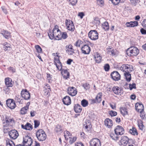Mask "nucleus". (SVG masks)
Listing matches in <instances>:
<instances>
[{
	"label": "nucleus",
	"mask_w": 146,
	"mask_h": 146,
	"mask_svg": "<svg viewBox=\"0 0 146 146\" xmlns=\"http://www.w3.org/2000/svg\"><path fill=\"white\" fill-rule=\"evenodd\" d=\"M21 127L23 129L29 130H31L33 128L32 125L29 123H27L25 125H22Z\"/></svg>",
	"instance_id": "obj_24"
},
{
	"label": "nucleus",
	"mask_w": 146,
	"mask_h": 146,
	"mask_svg": "<svg viewBox=\"0 0 146 146\" xmlns=\"http://www.w3.org/2000/svg\"><path fill=\"white\" fill-rule=\"evenodd\" d=\"M115 133L119 135H122L124 133V130L123 128L120 125L117 126L114 129Z\"/></svg>",
	"instance_id": "obj_14"
},
{
	"label": "nucleus",
	"mask_w": 146,
	"mask_h": 146,
	"mask_svg": "<svg viewBox=\"0 0 146 146\" xmlns=\"http://www.w3.org/2000/svg\"><path fill=\"white\" fill-rule=\"evenodd\" d=\"M112 78L115 81H118L120 79V75L117 71L113 72L111 74Z\"/></svg>",
	"instance_id": "obj_17"
},
{
	"label": "nucleus",
	"mask_w": 146,
	"mask_h": 146,
	"mask_svg": "<svg viewBox=\"0 0 146 146\" xmlns=\"http://www.w3.org/2000/svg\"><path fill=\"white\" fill-rule=\"evenodd\" d=\"M10 47V44H7V43H6V44H4V48H5L4 50H7V48Z\"/></svg>",
	"instance_id": "obj_64"
},
{
	"label": "nucleus",
	"mask_w": 146,
	"mask_h": 146,
	"mask_svg": "<svg viewBox=\"0 0 146 146\" xmlns=\"http://www.w3.org/2000/svg\"><path fill=\"white\" fill-rule=\"evenodd\" d=\"M94 58L96 62L98 63L101 62L102 58L99 54H97Z\"/></svg>",
	"instance_id": "obj_32"
},
{
	"label": "nucleus",
	"mask_w": 146,
	"mask_h": 146,
	"mask_svg": "<svg viewBox=\"0 0 146 146\" xmlns=\"http://www.w3.org/2000/svg\"><path fill=\"white\" fill-rule=\"evenodd\" d=\"M9 135L10 137L14 139H17L19 136L18 131L15 130H12L9 132Z\"/></svg>",
	"instance_id": "obj_15"
},
{
	"label": "nucleus",
	"mask_w": 146,
	"mask_h": 146,
	"mask_svg": "<svg viewBox=\"0 0 146 146\" xmlns=\"http://www.w3.org/2000/svg\"><path fill=\"white\" fill-rule=\"evenodd\" d=\"M65 24L68 30L73 31L75 29V27L72 21L69 19H66Z\"/></svg>",
	"instance_id": "obj_6"
},
{
	"label": "nucleus",
	"mask_w": 146,
	"mask_h": 146,
	"mask_svg": "<svg viewBox=\"0 0 146 146\" xmlns=\"http://www.w3.org/2000/svg\"><path fill=\"white\" fill-rule=\"evenodd\" d=\"M6 146H15L14 142L11 140L8 139L6 140Z\"/></svg>",
	"instance_id": "obj_35"
},
{
	"label": "nucleus",
	"mask_w": 146,
	"mask_h": 146,
	"mask_svg": "<svg viewBox=\"0 0 146 146\" xmlns=\"http://www.w3.org/2000/svg\"><path fill=\"white\" fill-rule=\"evenodd\" d=\"M82 43V42L80 40H78L76 42L75 45L77 47H80V45Z\"/></svg>",
	"instance_id": "obj_54"
},
{
	"label": "nucleus",
	"mask_w": 146,
	"mask_h": 146,
	"mask_svg": "<svg viewBox=\"0 0 146 146\" xmlns=\"http://www.w3.org/2000/svg\"><path fill=\"white\" fill-rule=\"evenodd\" d=\"M47 88H46L44 90V95L47 96H48L50 95V92L51 91L50 89V86L47 84L46 86Z\"/></svg>",
	"instance_id": "obj_27"
},
{
	"label": "nucleus",
	"mask_w": 146,
	"mask_h": 146,
	"mask_svg": "<svg viewBox=\"0 0 146 146\" xmlns=\"http://www.w3.org/2000/svg\"><path fill=\"white\" fill-rule=\"evenodd\" d=\"M117 113L113 111H110L109 114L112 117L115 116L117 115Z\"/></svg>",
	"instance_id": "obj_53"
},
{
	"label": "nucleus",
	"mask_w": 146,
	"mask_h": 146,
	"mask_svg": "<svg viewBox=\"0 0 146 146\" xmlns=\"http://www.w3.org/2000/svg\"><path fill=\"white\" fill-rule=\"evenodd\" d=\"M90 146H101V144L100 140L97 138H93L90 143Z\"/></svg>",
	"instance_id": "obj_13"
},
{
	"label": "nucleus",
	"mask_w": 146,
	"mask_h": 146,
	"mask_svg": "<svg viewBox=\"0 0 146 146\" xmlns=\"http://www.w3.org/2000/svg\"><path fill=\"white\" fill-rule=\"evenodd\" d=\"M61 39V32L60 31V34L58 35V36H56V38L55 39L56 40H60Z\"/></svg>",
	"instance_id": "obj_62"
},
{
	"label": "nucleus",
	"mask_w": 146,
	"mask_h": 146,
	"mask_svg": "<svg viewBox=\"0 0 146 146\" xmlns=\"http://www.w3.org/2000/svg\"><path fill=\"white\" fill-rule=\"evenodd\" d=\"M129 138L125 136L121 137L119 144L120 146H126L129 141Z\"/></svg>",
	"instance_id": "obj_9"
},
{
	"label": "nucleus",
	"mask_w": 146,
	"mask_h": 146,
	"mask_svg": "<svg viewBox=\"0 0 146 146\" xmlns=\"http://www.w3.org/2000/svg\"><path fill=\"white\" fill-rule=\"evenodd\" d=\"M102 93L100 92L98 93L96 96L95 98L91 100L92 104L94 103H100L102 101Z\"/></svg>",
	"instance_id": "obj_11"
},
{
	"label": "nucleus",
	"mask_w": 146,
	"mask_h": 146,
	"mask_svg": "<svg viewBox=\"0 0 146 146\" xmlns=\"http://www.w3.org/2000/svg\"><path fill=\"white\" fill-rule=\"evenodd\" d=\"M112 90L116 94L121 95V94L122 89L117 86H114L112 88Z\"/></svg>",
	"instance_id": "obj_20"
},
{
	"label": "nucleus",
	"mask_w": 146,
	"mask_h": 146,
	"mask_svg": "<svg viewBox=\"0 0 146 146\" xmlns=\"http://www.w3.org/2000/svg\"><path fill=\"white\" fill-rule=\"evenodd\" d=\"M58 27V26L56 25L52 31H49L48 34L51 39L52 40L54 38L55 39L57 36L60 34V31Z\"/></svg>",
	"instance_id": "obj_3"
},
{
	"label": "nucleus",
	"mask_w": 146,
	"mask_h": 146,
	"mask_svg": "<svg viewBox=\"0 0 146 146\" xmlns=\"http://www.w3.org/2000/svg\"><path fill=\"white\" fill-rule=\"evenodd\" d=\"M35 48L38 53H41L42 52V48L39 46L38 45H36L35 46Z\"/></svg>",
	"instance_id": "obj_49"
},
{
	"label": "nucleus",
	"mask_w": 146,
	"mask_h": 146,
	"mask_svg": "<svg viewBox=\"0 0 146 146\" xmlns=\"http://www.w3.org/2000/svg\"><path fill=\"white\" fill-rule=\"evenodd\" d=\"M70 3L72 5H74L76 4L77 2V0H69Z\"/></svg>",
	"instance_id": "obj_55"
},
{
	"label": "nucleus",
	"mask_w": 146,
	"mask_h": 146,
	"mask_svg": "<svg viewBox=\"0 0 146 146\" xmlns=\"http://www.w3.org/2000/svg\"><path fill=\"white\" fill-rule=\"evenodd\" d=\"M140 32L143 35L146 34V30L143 28L141 29Z\"/></svg>",
	"instance_id": "obj_60"
},
{
	"label": "nucleus",
	"mask_w": 146,
	"mask_h": 146,
	"mask_svg": "<svg viewBox=\"0 0 146 146\" xmlns=\"http://www.w3.org/2000/svg\"><path fill=\"white\" fill-rule=\"evenodd\" d=\"M54 64L56 66L57 68L59 70H62V66L61 62L57 63Z\"/></svg>",
	"instance_id": "obj_42"
},
{
	"label": "nucleus",
	"mask_w": 146,
	"mask_h": 146,
	"mask_svg": "<svg viewBox=\"0 0 146 146\" xmlns=\"http://www.w3.org/2000/svg\"><path fill=\"white\" fill-rule=\"evenodd\" d=\"M108 53L112 56H114L115 54L113 49L110 48L107 50Z\"/></svg>",
	"instance_id": "obj_40"
},
{
	"label": "nucleus",
	"mask_w": 146,
	"mask_h": 146,
	"mask_svg": "<svg viewBox=\"0 0 146 146\" xmlns=\"http://www.w3.org/2000/svg\"><path fill=\"white\" fill-rule=\"evenodd\" d=\"M120 70L124 72V75L126 81L130 82L131 79V75L130 74L133 70V66L128 64H124L120 67Z\"/></svg>",
	"instance_id": "obj_1"
},
{
	"label": "nucleus",
	"mask_w": 146,
	"mask_h": 146,
	"mask_svg": "<svg viewBox=\"0 0 146 146\" xmlns=\"http://www.w3.org/2000/svg\"><path fill=\"white\" fill-rule=\"evenodd\" d=\"M140 106L142 108L141 109L140 111H139V112L140 113V116L141 117V118L143 119H144L145 118V113L144 111V107L143 105H140Z\"/></svg>",
	"instance_id": "obj_29"
},
{
	"label": "nucleus",
	"mask_w": 146,
	"mask_h": 146,
	"mask_svg": "<svg viewBox=\"0 0 146 146\" xmlns=\"http://www.w3.org/2000/svg\"><path fill=\"white\" fill-rule=\"evenodd\" d=\"M82 53L84 54H89L91 51L90 47L87 44L84 45L81 48Z\"/></svg>",
	"instance_id": "obj_19"
},
{
	"label": "nucleus",
	"mask_w": 146,
	"mask_h": 146,
	"mask_svg": "<svg viewBox=\"0 0 146 146\" xmlns=\"http://www.w3.org/2000/svg\"><path fill=\"white\" fill-rule=\"evenodd\" d=\"M111 1L113 4L114 5L118 4L120 2L122 3L124 1L123 0H111Z\"/></svg>",
	"instance_id": "obj_43"
},
{
	"label": "nucleus",
	"mask_w": 146,
	"mask_h": 146,
	"mask_svg": "<svg viewBox=\"0 0 146 146\" xmlns=\"http://www.w3.org/2000/svg\"><path fill=\"white\" fill-rule=\"evenodd\" d=\"M36 135L38 139L40 141L45 140L46 137V134L42 129L38 130L36 133Z\"/></svg>",
	"instance_id": "obj_5"
},
{
	"label": "nucleus",
	"mask_w": 146,
	"mask_h": 146,
	"mask_svg": "<svg viewBox=\"0 0 146 146\" xmlns=\"http://www.w3.org/2000/svg\"><path fill=\"white\" fill-rule=\"evenodd\" d=\"M62 102L64 104L69 105L71 103L70 98L68 96H66L62 99Z\"/></svg>",
	"instance_id": "obj_22"
},
{
	"label": "nucleus",
	"mask_w": 146,
	"mask_h": 146,
	"mask_svg": "<svg viewBox=\"0 0 146 146\" xmlns=\"http://www.w3.org/2000/svg\"><path fill=\"white\" fill-rule=\"evenodd\" d=\"M82 86L84 88V89L86 90L89 89L90 87V85L87 83L83 84Z\"/></svg>",
	"instance_id": "obj_45"
},
{
	"label": "nucleus",
	"mask_w": 146,
	"mask_h": 146,
	"mask_svg": "<svg viewBox=\"0 0 146 146\" xmlns=\"http://www.w3.org/2000/svg\"><path fill=\"white\" fill-rule=\"evenodd\" d=\"M78 16L80 17L81 19L83 18V16L84 15V14L83 12L79 13L78 15Z\"/></svg>",
	"instance_id": "obj_63"
},
{
	"label": "nucleus",
	"mask_w": 146,
	"mask_h": 146,
	"mask_svg": "<svg viewBox=\"0 0 146 146\" xmlns=\"http://www.w3.org/2000/svg\"><path fill=\"white\" fill-rule=\"evenodd\" d=\"M139 53V50L137 47L134 46L130 47L126 50V54L129 56H136Z\"/></svg>",
	"instance_id": "obj_4"
},
{
	"label": "nucleus",
	"mask_w": 146,
	"mask_h": 146,
	"mask_svg": "<svg viewBox=\"0 0 146 146\" xmlns=\"http://www.w3.org/2000/svg\"><path fill=\"white\" fill-rule=\"evenodd\" d=\"M22 97L25 100H27L30 98V93L26 89H23L21 92Z\"/></svg>",
	"instance_id": "obj_10"
},
{
	"label": "nucleus",
	"mask_w": 146,
	"mask_h": 146,
	"mask_svg": "<svg viewBox=\"0 0 146 146\" xmlns=\"http://www.w3.org/2000/svg\"><path fill=\"white\" fill-rule=\"evenodd\" d=\"M70 140L69 143L70 144H72L74 143L76 140L77 138L76 137H74L72 138L69 137Z\"/></svg>",
	"instance_id": "obj_44"
},
{
	"label": "nucleus",
	"mask_w": 146,
	"mask_h": 146,
	"mask_svg": "<svg viewBox=\"0 0 146 146\" xmlns=\"http://www.w3.org/2000/svg\"><path fill=\"white\" fill-rule=\"evenodd\" d=\"M129 87L131 90L133 88L135 89L136 88V84L134 83H133L132 84H129Z\"/></svg>",
	"instance_id": "obj_47"
},
{
	"label": "nucleus",
	"mask_w": 146,
	"mask_h": 146,
	"mask_svg": "<svg viewBox=\"0 0 146 146\" xmlns=\"http://www.w3.org/2000/svg\"><path fill=\"white\" fill-rule=\"evenodd\" d=\"M68 37L66 33L65 32H63L61 34V38L65 39Z\"/></svg>",
	"instance_id": "obj_52"
},
{
	"label": "nucleus",
	"mask_w": 146,
	"mask_h": 146,
	"mask_svg": "<svg viewBox=\"0 0 146 146\" xmlns=\"http://www.w3.org/2000/svg\"><path fill=\"white\" fill-rule=\"evenodd\" d=\"M143 27L146 29V19H144L142 23Z\"/></svg>",
	"instance_id": "obj_59"
},
{
	"label": "nucleus",
	"mask_w": 146,
	"mask_h": 146,
	"mask_svg": "<svg viewBox=\"0 0 146 146\" xmlns=\"http://www.w3.org/2000/svg\"><path fill=\"white\" fill-rule=\"evenodd\" d=\"M61 73L64 78L67 79L69 78L70 74L66 70L62 69L61 70Z\"/></svg>",
	"instance_id": "obj_21"
},
{
	"label": "nucleus",
	"mask_w": 146,
	"mask_h": 146,
	"mask_svg": "<svg viewBox=\"0 0 146 146\" xmlns=\"http://www.w3.org/2000/svg\"><path fill=\"white\" fill-rule=\"evenodd\" d=\"M8 70L13 72H15V69L12 67H9L8 68Z\"/></svg>",
	"instance_id": "obj_58"
},
{
	"label": "nucleus",
	"mask_w": 146,
	"mask_h": 146,
	"mask_svg": "<svg viewBox=\"0 0 146 146\" xmlns=\"http://www.w3.org/2000/svg\"><path fill=\"white\" fill-rule=\"evenodd\" d=\"M62 129L60 125H58L55 128V130L56 132L60 131Z\"/></svg>",
	"instance_id": "obj_48"
},
{
	"label": "nucleus",
	"mask_w": 146,
	"mask_h": 146,
	"mask_svg": "<svg viewBox=\"0 0 146 146\" xmlns=\"http://www.w3.org/2000/svg\"><path fill=\"white\" fill-rule=\"evenodd\" d=\"M57 55L56 57H54V64H56L60 62L59 60V56L58 54H57V53L56 54Z\"/></svg>",
	"instance_id": "obj_41"
},
{
	"label": "nucleus",
	"mask_w": 146,
	"mask_h": 146,
	"mask_svg": "<svg viewBox=\"0 0 146 146\" xmlns=\"http://www.w3.org/2000/svg\"><path fill=\"white\" fill-rule=\"evenodd\" d=\"M120 110L121 113L123 116H125V115H127L128 114L127 109L125 108H120Z\"/></svg>",
	"instance_id": "obj_31"
},
{
	"label": "nucleus",
	"mask_w": 146,
	"mask_h": 146,
	"mask_svg": "<svg viewBox=\"0 0 146 146\" xmlns=\"http://www.w3.org/2000/svg\"><path fill=\"white\" fill-rule=\"evenodd\" d=\"M102 27L106 31H108L109 29V24L107 22H105L102 24Z\"/></svg>",
	"instance_id": "obj_30"
},
{
	"label": "nucleus",
	"mask_w": 146,
	"mask_h": 146,
	"mask_svg": "<svg viewBox=\"0 0 146 146\" xmlns=\"http://www.w3.org/2000/svg\"><path fill=\"white\" fill-rule=\"evenodd\" d=\"M33 143L31 138L28 136L23 137V145L24 146H31Z\"/></svg>",
	"instance_id": "obj_7"
},
{
	"label": "nucleus",
	"mask_w": 146,
	"mask_h": 146,
	"mask_svg": "<svg viewBox=\"0 0 146 146\" xmlns=\"http://www.w3.org/2000/svg\"><path fill=\"white\" fill-rule=\"evenodd\" d=\"M5 83L6 87L7 88L9 87H11L13 86V84L12 83V80H10V78H6L5 79Z\"/></svg>",
	"instance_id": "obj_26"
},
{
	"label": "nucleus",
	"mask_w": 146,
	"mask_h": 146,
	"mask_svg": "<svg viewBox=\"0 0 146 146\" xmlns=\"http://www.w3.org/2000/svg\"><path fill=\"white\" fill-rule=\"evenodd\" d=\"M105 125L109 128H111L113 125V122L111 119L109 118L106 119L104 121Z\"/></svg>",
	"instance_id": "obj_25"
},
{
	"label": "nucleus",
	"mask_w": 146,
	"mask_h": 146,
	"mask_svg": "<svg viewBox=\"0 0 146 146\" xmlns=\"http://www.w3.org/2000/svg\"><path fill=\"white\" fill-rule=\"evenodd\" d=\"M67 91L68 94L72 96H75L77 93V91L76 88L73 87H69Z\"/></svg>",
	"instance_id": "obj_16"
},
{
	"label": "nucleus",
	"mask_w": 146,
	"mask_h": 146,
	"mask_svg": "<svg viewBox=\"0 0 146 146\" xmlns=\"http://www.w3.org/2000/svg\"><path fill=\"white\" fill-rule=\"evenodd\" d=\"M129 132L130 133L133 135H137L138 134L136 129L134 127H133L132 129H130Z\"/></svg>",
	"instance_id": "obj_34"
},
{
	"label": "nucleus",
	"mask_w": 146,
	"mask_h": 146,
	"mask_svg": "<svg viewBox=\"0 0 146 146\" xmlns=\"http://www.w3.org/2000/svg\"><path fill=\"white\" fill-rule=\"evenodd\" d=\"M85 123H86L84 125V127H85L88 130H89L92 128V125L90 122L89 120H86Z\"/></svg>",
	"instance_id": "obj_28"
},
{
	"label": "nucleus",
	"mask_w": 146,
	"mask_h": 146,
	"mask_svg": "<svg viewBox=\"0 0 146 146\" xmlns=\"http://www.w3.org/2000/svg\"><path fill=\"white\" fill-rule=\"evenodd\" d=\"M143 105L141 103H137L135 104V109L138 111H140L141 109H142L140 106V105Z\"/></svg>",
	"instance_id": "obj_37"
},
{
	"label": "nucleus",
	"mask_w": 146,
	"mask_h": 146,
	"mask_svg": "<svg viewBox=\"0 0 146 146\" xmlns=\"http://www.w3.org/2000/svg\"><path fill=\"white\" fill-rule=\"evenodd\" d=\"M66 52L69 55H72L74 53V50L73 48V46L71 44L67 45L66 46Z\"/></svg>",
	"instance_id": "obj_18"
},
{
	"label": "nucleus",
	"mask_w": 146,
	"mask_h": 146,
	"mask_svg": "<svg viewBox=\"0 0 146 146\" xmlns=\"http://www.w3.org/2000/svg\"><path fill=\"white\" fill-rule=\"evenodd\" d=\"M104 68L105 71H108L109 70L110 68L109 65L108 64H105L104 66Z\"/></svg>",
	"instance_id": "obj_50"
},
{
	"label": "nucleus",
	"mask_w": 146,
	"mask_h": 146,
	"mask_svg": "<svg viewBox=\"0 0 146 146\" xmlns=\"http://www.w3.org/2000/svg\"><path fill=\"white\" fill-rule=\"evenodd\" d=\"M14 122V120L13 118L6 117L5 119L3 120V126L4 133H6L9 129V127L11 125V124Z\"/></svg>",
	"instance_id": "obj_2"
},
{
	"label": "nucleus",
	"mask_w": 146,
	"mask_h": 146,
	"mask_svg": "<svg viewBox=\"0 0 146 146\" xmlns=\"http://www.w3.org/2000/svg\"><path fill=\"white\" fill-rule=\"evenodd\" d=\"M28 109V107H25L22 108L20 111L21 114L23 115L26 114Z\"/></svg>",
	"instance_id": "obj_36"
},
{
	"label": "nucleus",
	"mask_w": 146,
	"mask_h": 146,
	"mask_svg": "<svg viewBox=\"0 0 146 146\" xmlns=\"http://www.w3.org/2000/svg\"><path fill=\"white\" fill-rule=\"evenodd\" d=\"M34 127L36 128L38 127L40 125V122L38 121L35 120L34 121Z\"/></svg>",
	"instance_id": "obj_51"
},
{
	"label": "nucleus",
	"mask_w": 146,
	"mask_h": 146,
	"mask_svg": "<svg viewBox=\"0 0 146 146\" xmlns=\"http://www.w3.org/2000/svg\"><path fill=\"white\" fill-rule=\"evenodd\" d=\"M51 75L48 73H46V77L48 80V82H50L51 81Z\"/></svg>",
	"instance_id": "obj_57"
},
{
	"label": "nucleus",
	"mask_w": 146,
	"mask_h": 146,
	"mask_svg": "<svg viewBox=\"0 0 146 146\" xmlns=\"http://www.w3.org/2000/svg\"><path fill=\"white\" fill-rule=\"evenodd\" d=\"M20 96H18L15 97V100L17 102H18L20 104L21 103V100H20Z\"/></svg>",
	"instance_id": "obj_56"
},
{
	"label": "nucleus",
	"mask_w": 146,
	"mask_h": 146,
	"mask_svg": "<svg viewBox=\"0 0 146 146\" xmlns=\"http://www.w3.org/2000/svg\"><path fill=\"white\" fill-rule=\"evenodd\" d=\"M138 125L140 129L142 131L144 129V126L141 122L140 123H138Z\"/></svg>",
	"instance_id": "obj_46"
},
{
	"label": "nucleus",
	"mask_w": 146,
	"mask_h": 146,
	"mask_svg": "<svg viewBox=\"0 0 146 146\" xmlns=\"http://www.w3.org/2000/svg\"><path fill=\"white\" fill-rule=\"evenodd\" d=\"M89 37L92 40H96L98 39V34L96 30H91L88 33Z\"/></svg>",
	"instance_id": "obj_8"
},
{
	"label": "nucleus",
	"mask_w": 146,
	"mask_h": 146,
	"mask_svg": "<svg viewBox=\"0 0 146 146\" xmlns=\"http://www.w3.org/2000/svg\"><path fill=\"white\" fill-rule=\"evenodd\" d=\"M118 135H119L118 134L112 133L110 134V136L113 140L117 141L118 140L119 138Z\"/></svg>",
	"instance_id": "obj_33"
},
{
	"label": "nucleus",
	"mask_w": 146,
	"mask_h": 146,
	"mask_svg": "<svg viewBox=\"0 0 146 146\" xmlns=\"http://www.w3.org/2000/svg\"><path fill=\"white\" fill-rule=\"evenodd\" d=\"M88 101L86 100H82L81 102V105L84 107L87 106L88 105Z\"/></svg>",
	"instance_id": "obj_39"
},
{
	"label": "nucleus",
	"mask_w": 146,
	"mask_h": 146,
	"mask_svg": "<svg viewBox=\"0 0 146 146\" xmlns=\"http://www.w3.org/2000/svg\"><path fill=\"white\" fill-rule=\"evenodd\" d=\"M7 106L11 109H13L16 107V104L14 100L12 99H8L6 100Z\"/></svg>",
	"instance_id": "obj_12"
},
{
	"label": "nucleus",
	"mask_w": 146,
	"mask_h": 146,
	"mask_svg": "<svg viewBox=\"0 0 146 146\" xmlns=\"http://www.w3.org/2000/svg\"><path fill=\"white\" fill-rule=\"evenodd\" d=\"M2 34L7 39L10 37V33L7 31H5L4 33Z\"/></svg>",
	"instance_id": "obj_38"
},
{
	"label": "nucleus",
	"mask_w": 146,
	"mask_h": 146,
	"mask_svg": "<svg viewBox=\"0 0 146 146\" xmlns=\"http://www.w3.org/2000/svg\"><path fill=\"white\" fill-rule=\"evenodd\" d=\"M74 109L75 112L77 113H80L82 110L81 106L78 104L74 105Z\"/></svg>",
	"instance_id": "obj_23"
},
{
	"label": "nucleus",
	"mask_w": 146,
	"mask_h": 146,
	"mask_svg": "<svg viewBox=\"0 0 146 146\" xmlns=\"http://www.w3.org/2000/svg\"><path fill=\"white\" fill-rule=\"evenodd\" d=\"M75 146H84V145L81 142H78L75 143Z\"/></svg>",
	"instance_id": "obj_61"
}]
</instances>
